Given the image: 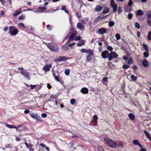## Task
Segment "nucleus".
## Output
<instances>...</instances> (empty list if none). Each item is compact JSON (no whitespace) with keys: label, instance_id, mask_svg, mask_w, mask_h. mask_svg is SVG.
Segmentation results:
<instances>
[{"label":"nucleus","instance_id":"obj_1","mask_svg":"<svg viewBox=\"0 0 151 151\" xmlns=\"http://www.w3.org/2000/svg\"><path fill=\"white\" fill-rule=\"evenodd\" d=\"M104 140L107 145L109 147L112 148L116 147L117 144L115 141L107 137L104 138Z\"/></svg>","mask_w":151,"mask_h":151},{"label":"nucleus","instance_id":"obj_2","mask_svg":"<svg viewBox=\"0 0 151 151\" xmlns=\"http://www.w3.org/2000/svg\"><path fill=\"white\" fill-rule=\"evenodd\" d=\"M46 45L52 51L57 52L59 51L58 47L56 45H54L52 43H45Z\"/></svg>","mask_w":151,"mask_h":151},{"label":"nucleus","instance_id":"obj_3","mask_svg":"<svg viewBox=\"0 0 151 151\" xmlns=\"http://www.w3.org/2000/svg\"><path fill=\"white\" fill-rule=\"evenodd\" d=\"M9 33L12 36H15L19 32L18 29L15 27L13 26H9Z\"/></svg>","mask_w":151,"mask_h":151},{"label":"nucleus","instance_id":"obj_4","mask_svg":"<svg viewBox=\"0 0 151 151\" xmlns=\"http://www.w3.org/2000/svg\"><path fill=\"white\" fill-rule=\"evenodd\" d=\"M118 56V55L116 52H112L108 54V58L109 60H111L113 58H117Z\"/></svg>","mask_w":151,"mask_h":151},{"label":"nucleus","instance_id":"obj_5","mask_svg":"<svg viewBox=\"0 0 151 151\" xmlns=\"http://www.w3.org/2000/svg\"><path fill=\"white\" fill-rule=\"evenodd\" d=\"M20 73L28 80L30 79L31 77L29 76V73L27 72L26 70H21Z\"/></svg>","mask_w":151,"mask_h":151},{"label":"nucleus","instance_id":"obj_6","mask_svg":"<svg viewBox=\"0 0 151 151\" xmlns=\"http://www.w3.org/2000/svg\"><path fill=\"white\" fill-rule=\"evenodd\" d=\"M70 59V58H67L65 56H61L55 60L56 62H60L62 61Z\"/></svg>","mask_w":151,"mask_h":151},{"label":"nucleus","instance_id":"obj_7","mask_svg":"<svg viewBox=\"0 0 151 151\" xmlns=\"http://www.w3.org/2000/svg\"><path fill=\"white\" fill-rule=\"evenodd\" d=\"M106 29L104 28H101L98 30V33L100 35H103L107 32Z\"/></svg>","mask_w":151,"mask_h":151},{"label":"nucleus","instance_id":"obj_8","mask_svg":"<svg viewBox=\"0 0 151 151\" xmlns=\"http://www.w3.org/2000/svg\"><path fill=\"white\" fill-rule=\"evenodd\" d=\"M77 27L78 29H80L81 31L84 30L85 29V27L83 24L80 22L78 23L77 24Z\"/></svg>","mask_w":151,"mask_h":151},{"label":"nucleus","instance_id":"obj_9","mask_svg":"<svg viewBox=\"0 0 151 151\" xmlns=\"http://www.w3.org/2000/svg\"><path fill=\"white\" fill-rule=\"evenodd\" d=\"M108 54L109 53L107 51H104L102 52L101 56L103 58L106 59L108 58L107 56L108 55Z\"/></svg>","mask_w":151,"mask_h":151},{"label":"nucleus","instance_id":"obj_10","mask_svg":"<svg viewBox=\"0 0 151 151\" xmlns=\"http://www.w3.org/2000/svg\"><path fill=\"white\" fill-rule=\"evenodd\" d=\"M51 67V65H46L43 67V69L44 71L46 72L49 71Z\"/></svg>","mask_w":151,"mask_h":151},{"label":"nucleus","instance_id":"obj_11","mask_svg":"<svg viewBox=\"0 0 151 151\" xmlns=\"http://www.w3.org/2000/svg\"><path fill=\"white\" fill-rule=\"evenodd\" d=\"M133 142L134 145H138L140 147H143L139 142L137 139L133 140Z\"/></svg>","mask_w":151,"mask_h":151},{"label":"nucleus","instance_id":"obj_12","mask_svg":"<svg viewBox=\"0 0 151 151\" xmlns=\"http://www.w3.org/2000/svg\"><path fill=\"white\" fill-rule=\"evenodd\" d=\"M81 92L83 94H86L88 93V90L87 88L83 87L81 89Z\"/></svg>","mask_w":151,"mask_h":151},{"label":"nucleus","instance_id":"obj_13","mask_svg":"<svg viewBox=\"0 0 151 151\" xmlns=\"http://www.w3.org/2000/svg\"><path fill=\"white\" fill-rule=\"evenodd\" d=\"M94 149L96 151H104V149L101 146H95L94 147Z\"/></svg>","mask_w":151,"mask_h":151},{"label":"nucleus","instance_id":"obj_14","mask_svg":"<svg viewBox=\"0 0 151 151\" xmlns=\"http://www.w3.org/2000/svg\"><path fill=\"white\" fill-rule=\"evenodd\" d=\"M85 41L83 40H81L78 42L77 44L78 46L80 47L84 45L85 44Z\"/></svg>","mask_w":151,"mask_h":151},{"label":"nucleus","instance_id":"obj_15","mask_svg":"<svg viewBox=\"0 0 151 151\" xmlns=\"http://www.w3.org/2000/svg\"><path fill=\"white\" fill-rule=\"evenodd\" d=\"M103 9L102 6H100L99 5H97L95 9V10L96 12L100 11Z\"/></svg>","mask_w":151,"mask_h":151},{"label":"nucleus","instance_id":"obj_16","mask_svg":"<svg viewBox=\"0 0 151 151\" xmlns=\"http://www.w3.org/2000/svg\"><path fill=\"white\" fill-rule=\"evenodd\" d=\"M77 32H76L73 31L71 33L70 35V39H73L74 38L76 35Z\"/></svg>","mask_w":151,"mask_h":151},{"label":"nucleus","instance_id":"obj_17","mask_svg":"<svg viewBox=\"0 0 151 151\" xmlns=\"http://www.w3.org/2000/svg\"><path fill=\"white\" fill-rule=\"evenodd\" d=\"M22 12L21 9H19L16 10L13 14L14 16H16L20 14Z\"/></svg>","mask_w":151,"mask_h":151},{"label":"nucleus","instance_id":"obj_18","mask_svg":"<svg viewBox=\"0 0 151 151\" xmlns=\"http://www.w3.org/2000/svg\"><path fill=\"white\" fill-rule=\"evenodd\" d=\"M142 65L145 67H147L148 65V61L145 59L142 62Z\"/></svg>","mask_w":151,"mask_h":151},{"label":"nucleus","instance_id":"obj_19","mask_svg":"<svg viewBox=\"0 0 151 151\" xmlns=\"http://www.w3.org/2000/svg\"><path fill=\"white\" fill-rule=\"evenodd\" d=\"M143 12L142 10L141 9H139L137 12L136 15L137 16H141L143 15Z\"/></svg>","mask_w":151,"mask_h":151},{"label":"nucleus","instance_id":"obj_20","mask_svg":"<svg viewBox=\"0 0 151 151\" xmlns=\"http://www.w3.org/2000/svg\"><path fill=\"white\" fill-rule=\"evenodd\" d=\"M62 48L63 50L65 51H67L69 49V47L67 43L62 46Z\"/></svg>","mask_w":151,"mask_h":151},{"label":"nucleus","instance_id":"obj_21","mask_svg":"<svg viewBox=\"0 0 151 151\" xmlns=\"http://www.w3.org/2000/svg\"><path fill=\"white\" fill-rule=\"evenodd\" d=\"M144 132L145 134L146 135V137L149 139L150 140H151V138L150 137V133L147 132L145 130H144Z\"/></svg>","mask_w":151,"mask_h":151},{"label":"nucleus","instance_id":"obj_22","mask_svg":"<svg viewBox=\"0 0 151 151\" xmlns=\"http://www.w3.org/2000/svg\"><path fill=\"white\" fill-rule=\"evenodd\" d=\"M128 117L130 119L132 120H134V115L132 113H130L129 114Z\"/></svg>","mask_w":151,"mask_h":151},{"label":"nucleus","instance_id":"obj_23","mask_svg":"<svg viewBox=\"0 0 151 151\" xmlns=\"http://www.w3.org/2000/svg\"><path fill=\"white\" fill-rule=\"evenodd\" d=\"M113 8V10L114 12H116L117 9V4H116L111 6Z\"/></svg>","mask_w":151,"mask_h":151},{"label":"nucleus","instance_id":"obj_24","mask_svg":"<svg viewBox=\"0 0 151 151\" xmlns=\"http://www.w3.org/2000/svg\"><path fill=\"white\" fill-rule=\"evenodd\" d=\"M103 83L104 85H106L108 83V79L107 77H105L102 79Z\"/></svg>","mask_w":151,"mask_h":151},{"label":"nucleus","instance_id":"obj_25","mask_svg":"<svg viewBox=\"0 0 151 151\" xmlns=\"http://www.w3.org/2000/svg\"><path fill=\"white\" fill-rule=\"evenodd\" d=\"M146 14L147 15V19H151V12L148 11L146 12Z\"/></svg>","mask_w":151,"mask_h":151},{"label":"nucleus","instance_id":"obj_26","mask_svg":"<svg viewBox=\"0 0 151 151\" xmlns=\"http://www.w3.org/2000/svg\"><path fill=\"white\" fill-rule=\"evenodd\" d=\"M115 24L114 22L113 21H110L108 25L109 27L113 26Z\"/></svg>","mask_w":151,"mask_h":151},{"label":"nucleus","instance_id":"obj_27","mask_svg":"<svg viewBox=\"0 0 151 151\" xmlns=\"http://www.w3.org/2000/svg\"><path fill=\"white\" fill-rule=\"evenodd\" d=\"M131 78L132 80V81H136L137 80V78L134 75H131Z\"/></svg>","mask_w":151,"mask_h":151},{"label":"nucleus","instance_id":"obj_28","mask_svg":"<svg viewBox=\"0 0 151 151\" xmlns=\"http://www.w3.org/2000/svg\"><path fill=\"white\" fill-rule=\"evenodd\" d=\"M109 12V9L108 8H106L104 9L102 12L103 14H106L108 13Z\"/></svg>","mask_w":151,"mask_h":151},{"label":"nucleus","instance_id":"obj_29","mask_svg":"<svg viewBox=\"0 0 151 151\" xmlns=\"http://www.w3.org/2000/svg\"><path fill=\"white\" fill-rule=\"evenodd\" d=\"M80 51L82 53H88V50H86L84 48H82L81 50H80Z\"/></svg>","mask_w":151,"mask_h":151},{"label":"nucleus","instance_id":"obj_30","mask_svg":"<svg viewBox=\"0 0 151 151\" xmlns=\"http://www.w3.org/2000/svg\"><path fill=\"white\" fill-rule=\"evenodd\" d=\"M88 55L91 56L93 55V52L92 50H91L90 49L88 50Z\"/></svg>","mask_w":151,"mask_h":151},{"label":"nucleus","instance_id":"obj_31","mask_svg":"<svg viewBox=\"0 0 151 151\" xmlns=\"http://www.w3.org/2000/svg\"><path fill=\"white\" fill-rule=\"evenodd\" d=\"M143 46L146 52L149 51V49L148 46L145 44H143Z\"/></svg>","mask_w":151,"mask_h":151},{"label":"nucleus","instance_id":"obj_32","mask_svg":"<svg viewBox=\"0 0 151 151\" xmlns=\"http://www.w3.org/2000/svg\"><path fill=\"white\" fill-rule=\"evenodd\" d=\"M6 127L9 128H16L15 127H14L13 125H10L8 124H6Z\"/></svg>","mask_w":151,"mask_h":151},{"label":"nucleus","instance_id":"obj_33","mask_svg":"<svg viewBox=\"0 0 151 151\" xmlns=\"http://www.w3.org/2000/svg\"><path fill=\"white\" fill-rule=\"evenodd\" d=\"M93 118L94 120V122L95 123H97V120L98 119V117L96 115H94L93 116Z\"/></svg>","mask_w":151,"mask_h":151},{"label":"nucleus","instance_id":"obj_34","mask_svg":"<svg viewBox=\"0 0 151 151\" xmlns=\"http://www.w3.org/2000/svg\"><path fill=\"white\" fill-rule=\"evenodd\" d=\"M29 115L33 118L35 119V117H36V115H37V114H35L33 113H30Z\"/></svg>","mask_w":151,"mask_h":151},{"label":"nucleus","instance_id":"obj_35","mask_svg":"<svg viewBox=\"0 0 151 151\" xmlns=\"http://www.w3.org/2000/svg\"><path fill=\"white\" fill-rule=\"evenodd\" d=\"M143 55L144 57L145 58L148 57L149 55V53L148 52H145L143 53Z\"/></svg>","mask_w":151,"mask_h":151},{"label":"nucleus","instance_id":"obj_36","mask_svg":"<svg viewBox=\"0 0 151 151\" xmlns=\"http://www.w3.org/2000/svg\"><path fill=\"white\" fill-rule=\"evenodd\" d=\"M35 119L37 120V121H41V118L38 115H37V114L36 115V117H35Z\"/></svg>","mask_w":151,"mask_h":151},{"label":"nucleus","instance_id":"obj_37","mask_svg":"<svg viewBox=\"0 0 151 151\" xmlns=\"http://www.w3.org/2000/svg\"><path fill=\"white\" fill-rule=\"evenodd\" d=\"M147 24L150 27H151V19H147Z\"/></svg>","mask_w":151,"mask_h":151},{"label":"nucleus","instance_id":"obj_38","mask_svg":"<svg viewBox=\"0 0 151 151\" xmlns=\"http://www.w3.org/2000/svg\"><path fill=\"white\" fill-rule=\"evenodd\" d=\"M70 72V70L69 69H66L65 70V74L67 76H68Z\"/></svg>","mask_w":151,"mask_h":151},{"label":"nucleus","instance_id":"obj_39","mask_svg":"<svg viewBox=\"0 0 151 151\" xmlns=\"http://www.w3.org/2000/svg\"><path fill=\"white\" fill-rule=\"evenodd\" d=\"M135 27L138 29H139L140 28V25L137 22H136L135 24Z\"/></svg>","mask_w":151,"mask_h":151},{"label":"nucleus","instance_id":"obj_40","mask_svg":"<svg viewBox=\"0 0 151 151\" xmlns=\"http://www.w3.org/2000/svg\"><path fill=\"white\" fill-rule=\"evenodd\" d=\"M46 27L48 30H51L52 27V25L47 24L46 26Z\"/></svg>","mask_w":151,"mask_h":151},{"label":"nucleus","instance_id":"obj_41","mask_svg":"<svg viewBox=\"0 0 151 151\" xmlns=\"http://www.w3.org/2000/svg\"><path fill=\"white\" fill-rule=\"evenodd\" d=\"M46 9V7L45 6L41 7V6H39L38 9L40 10H44Z\"/></svg>","mask_w":151,"mask_h":151},{"label":"nucleus","instance_id":"obj_42","mask_svg":"<svg viewBox=\"0 0 151 151\" xmlns=\"http://www.w3.org/2000/svg\"><path fill=\"white\" fill-rule=\"evenodd\" d=\"M18 26L20 27H24L26 28V27L24 26V24L23 23H21L19 24Z\"/></svg>","mask_w":151,"mask_h":151},{"label":"nucleus","instance_id":"obj_43","mask_svg":"<svg viewBox=\"0 0 151 151\" xmlns=\"http://www.w3.org/2000/svg\"><path fill=\"white\" fill-rule=\"evenodd\" d=\"M115 37L117 40H118L120 39L121 36L119 34H116V35Z\"/></svg>","mask_w":151,"mask_h":151},{"label":"nucleus","instance_id":"obj_44","mask_svg":"<svg viewBox=\"0 0 151 151\" xmlns=\"http://www.w3.org/2000/svg\"><path fill=\"white\" fill-rule=\"evenodd\" d=\"M122 12V8L119 6L118 8V9L117 10V12L118 14H120Z\"/></svg>","mask_w":151,"mask_h":151},{"label":"nucleus","instance_id":"obj_45","mask_svg":"<svg viewBox=\"0 0 151 151\" xmlns=\"http://www.w3.org/2000/svg\"><path fill=\"white\" fill-rule=\"evenodd\" d=\"M147 38L149 40H151V32H149L148 35H147Z\"/></svg>","mask_w":151,"mask_h":151},{"label":"nucleus","instance_id":"obj_46","mask_svg":"<svg viewBox=\"0 0 151 151\" xmlns=\"http://www.w3.org/2000/svg\"><path fill=\"white\" fill-rule=\"evenodd\" d=\"M107 49L109 51H110L111 52L113 50V48L111 46H108L107 47Z\"/></svg>","mask_w":151,"mask_h":151},{"label":"nucleus","instance_id":"obj_47","mask_svg":"<svg viewBox=\"0 0 151 151\" xmlns=\"http://www.w3.org/2000/svg\"><path fill=\"white\" fill-rule=\"evenodd\" d=\"M75 99H72L70 100V104L72 105H73L75 102Z\"/></svg>","mask_w":151,"mask_h":151},{"label":"nucleus","instance_id":"obj_48","mask_svg":"<svg viewBox=\"0 0 151 151\" xmlns=\"http://www.w3.org/2000/svg\"><path fill=\"white\" fill-rule=\"evenodd\" d=\"M25 19V16L22 15L20 16L18 18V19L19 20H23Z\"/></svg>","mask_w":151,"mask_h":151},{"label":"nucleus","instance_id":"obj_49","mask_svg":"<svg viewBox=\"0 0 151 151\" xmlns=\"http://www.w3.org/2000/svg\"><path fill=\"white\" fill-rule=\"evenodd\" d=\"M129 67V66L128 65H124L123 66V68L124 69H127Z\"/></svg>","mask_w":151,"mask_h":151},{"label":"nucleus","instance_id":"obj_50","mask_svg":"<svg viewBox=\"0 0 151 151\" xmlns=\"http://www.w3.org/2000/svg\"><path fill=\"white\" fill-rule=\"evenodd\" d=\"M133 16V14L132 13L129 14L128 15V17L129 19H131L132 18Z\"/></svg>","mask_w":151,"mask_h":151},{"label":"nucleus","instance_id":"obj_51","mask_svg":"<svg viewBox=\"0 0 151 151\" xmlns=\"http://www.w3.org/2000/svg\"><path fill=\"white\" fill-rule=\"evenodd\" d=\"M92 58V57L88 55L86 59V60L87 61L89 62L90 61Z\"/></svg>","mask_w":151,"mask_h":151},{"label":"nucleus","instance_id":"obj_52","mask_svg":"<svg viewBox=\"0 0 151 151\" xmlns=\"http://www.w3.org/2000/svg\"><path fill=\"white\" fill-rule=\"evenodd\" d=\"M133 60L131 58L128 60V63L129 64H132L133 63Z\"/></svg>","mask_w":151,"mask_h":151},{"label":"nucleus","instance_id":"obj_53","mask_svg":"<svg viewBox=\"0 0 151 151\" xmlns=\"http://www.w3.org/2000/svg\"><path fill=\"white\" fill-rule=\"evenodd\" d=\"M76 16L77 17L78 19H80L81 18V15L79 14V13H76Z\"/></svg>","mask_w":151,"mask_h":151},{"label":"nucleus","instance_id":"obj_54","mask_svg":"<svg viewBox=\"0 0 151 151\" xmlns=\"http://www.w3.org/2000/svg\"><path fill=\"white\" fill-rule=\"evenodd\" d=\"M107 16H105L104 17H101V16H98L97 18H96V19H103V18H105Z\"/></svg>","mask_w":151,"mask_h":151},{"label":"nucleus","instance_id":"obj_55","mask_svg":"<svg viewBox=\"0 0 151 151\" xmlns=\"http://www.w3.org/2000/svg\"><path fill=\"white\" fill-rule=\"evenodd\" d=\"M75 44V43L73 42L68 45V46L70 47H72L73 46H74Z\"/></svg>","mask_w":151,"mask_h":151},{"label":"nucleus","instance_id":"obj_56","mask_svg":"<svg viewBox=\"0 0 151 151\" xmlns=\"http://www.w3.org/2000/svg\"><path fill=\"white\" fill-rule=\"evenodd\" d=\"M40 146L43 148H45L46 146L44 143H41L40 145Z\"/></svg>","mask_w":151,"mask_h":151},{"label":"nucleus","instance_id":"obj_57","mask_svg":"<svg viewBox=\"0 0 151 151\" xmlns=\"http://www.w3.org/2000/svg\"><path fill=\"white\" fill-rule=\"evenodd\" d=\"M81 38V37L80 36H78L75 39V40L76 41H77L78 40H80Z\"/></svg>","mask_w":151,"mask_h":151},{"label":"nucleus","instance_id":"obj_58","mask_svg":"<svg viewBox=\"0 0 151 151\" xmlns=\"http://www.w3.org/2000/svg\"><path fill=\"white\" fill-rule=\"evenodd\" d=\"M41 116L43 118H46L47 116V114L46 113H43L42 114Z\"/></svg>","mask_w":151,"mask_h":151},{"label":"nucleus","instance_id":"obj_59","mask_svg":"<svg viewBox=\"0 0 151 151\" xmlns=\"http://www.w3.org/2000/svg\"><path fill=\"white\" fill-rule=\"evenodd\" d=\"M55 79L58 82H60V80L59 79V77L58 76H55Z\"/></svg>","mask_w":151,"mask_h":151},{"label":"nucleus","instance_id":"obj_60","mask_svg":"<svg viewBox=\"0 0 151 151\" xmlns=\"http://www.w3.org/2000/svg\"><path fill=\"white\" fill-rule=\"evenodd\" d=\"M132 4V2L131 0H130L128 2V5L129 6H131Z\"/></svg>","mask_w":151,"mask_h":151},{"label":"nucleus","instance_id":"obj_61","mask_svg":"<svg viewBox=\"0 0 151 151\" xmlns=\"http://www.w3.org/2000/svg\"><path fill=\"white\" fill-rule=\"evenodd\" d=\"M61 9L62 10L65 11L66 10V7L65 6H63L62 7Z\"/></svg>","mask_w":151,"mask_h":151},{"label":"nucleus","instance_id":"obj_62","mask_svg":"<svg viewBox=\"0 0 151 151\" xmlns=\"http://www.w3.org/2000/svg\"><path fill=\"white\" fill-rule=\"evenodd\" d=\"M115 4L114 3V0H111V5L112 6V5Z\"/></svg>","mask_w":151,"mask_h":151},{"label":"nucleus","instance_id":"obj_63","mask_svg":"<svg viewBox=\"0 0 151 151\" xmlns=\"http://www.w3.org/2000/svg\"><path fill=\"white\" fill-rule=\"evenodd\" d=\"M8 28L7 27H4L3 29V31L4 32H6L8 30Z\"/></svg>","mask_w":151,"mask_h":151},{"label":"nucleus","instance_id":"obj_64","mask_svg":"<svg viewBox=\"0 0 151 151\" xmlns=\"http://www.w3.org/2000/svg\"><path fill=\"white\" fill-rule=\"evenodd\" d=\"M139 151H146V150L145 148L141 147L139 150Z\"/></svg>","mask_w":151,"mask_h":151}]
</instances>
